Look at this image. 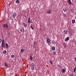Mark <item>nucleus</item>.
Instances as JSON below:
<instances>
[{
    "instance_id": "28",
    "label": "nucleus",
    "mask_w": 76,
    "mask_h": 76,
    "mask_svg": "<svg viewBox=\"0 0 76 76\" xmlns=\"http://www.w3.org/2000/svg\"><path fill=\"white\" fill-rule=\"evenodd\" d=\"M63 45L64 47H66V44H65V43L63 44Z\"/></svg>"
},
{
    "instance_id": "14",
    "label": "nucleus",
    "mask_w": 76,
    "mask_h": 76,
    "mask_svg": "<svg viewBox=\"0 0 76 76\" xmlns=\"http://www.w3.org/2000/svg\"><path fill=\"white\" fill-rule=\"evenodd\" d=\"M48 13H49V14H50V13H51V10H48Z\"/></svg>"
},
{
    "instance_id": "9",
    "label": "nucleus",
    "mask_w": 76,
    "mask_h": 76,
    "mask_svg": "<svg viewBox=\"0 0 76 76\" xmlns=\"http://www.w3.org/2000/svg\"><path fill=\"white\" fill-rule=\"evenodd\" d=\"M63 10L64 12H66L67 11V9H66V8H64Z\"/></svg>"
},
{
    "instance_id": "33",
    "label": "nucleus",
    "mask_w": 76,
    "mask_h": 76,
    "mask_svg": "<svg viewBox=\"0 0 76 76\" xmlns=\"http://www.w3.org/2000/svg\"><path fill=\"white\" fill-rule=\"evenodd\" d=\"M58 66V67H60V64H58L57 65Z\"/></svg>"
},
{
    "instance_id": "31",
    "label": "nucleus",
    "mask_w": 76,
    "mask_h": 76,
    "mask_svg": "<svg viewBox=\"0 0 76 76\" xmlns=\"http://www.w3.org/2000/svg\"><path fill=\"white\" fill-rule=\"evenodd\" d=\"M50 64H53V63H52V61H50Z\"/></svg>"
},
{
    "instance_id": "15",
    "label": "nucleus",
    "mask_w": 76,
    "mask_h": 76,
    "mask_svg": "<svg viewBox=\"0 0 76 76\" xmlns=\"http://www.w3.org/2000/svg\"><path fill=\"white\" fill-rule=\"evenodd\" d=\"M6 53H7V51H6V50H5L3 52V54H6Z\"/></svg>"
},
{
    "instance_id": "12",
    "label": "nucleus",
    "mask_w": 76,
    "mask_h": 76,
    "mask_svg": "<svg viewBox=\"0 0 76 76\" xmlns=\"http://www.w3.org/2000/svg\"><path fill=\"white\" fill-rule=\"evenodd\" d=\"M31 65L32 67H35V64L34 63H32Z\"/></svg>"
},
{
    "instance_id": "29",
    "label": "nucleus",
    "mask_w": 76,
    "mask_h": 76,
    "mask_svg": "<svg viewBox=\"0 0 76 76\" xmlns=\"http://www.w3.org/2000/svg\"><path fill=\"white\" fill-rule=\"evenodd\" d=\"M63 16H64V17H66V14H63Z\"/></svg>"
},
{
    "instance_id": "22",
    "label": "nucleus",
    "mask_w": 76,
    "mask_h": 76,
    "mask_svg": "<svg viewBox=\"0 0 76 76\" xmlns=\"http://www.w3.org/2000/svg\"><path fill=\"white\" fill-rule=\"evenodd\" d=\"M23 25L24 27H26V25L25 23H23Z\"/></svg>"
},
{
    "instance_id": "23",
    "label": "nucleus",
    "mask_w": 76,
    "mask_h": 76,
    "mask_svg": "<svg viewBox=\"0 0 76 76\" xmlns=\"http://www.w3.org/2000/svg\"><path fill=\"white\" fill-rule=\"evenodd\" d=\"M53 54L54 56H55L56 54V52L55 51L53 53Z\"/></svg>"
},
{
    "instance_id": "18",
    "label": "nucleus",
    "mask_w": 76,
    "mask_h": 76,
    "mask_svg": "<svg viewBox=\"0 0 76 76\" xmlns=\"http://www.w3.org/2000/svg\"><path fill=\"white\" fill-rule=\"evenodd\" d=\"M5 65L6 67H8L7 64L6 62H5Z\"/></svg>"
},
{
    "instance_id": "6",
    "label": "nucleus",
    "mask_w": 76,
    "mask_h": 76,
    "mask_svg": "<svg viewBox=\"0 0 76 76\" xmlns=\"http://www.w3.org/2000/svg\"><path fill=\"white\" fill-rule=\"evenodd\" d=\"M66 68H64V69H62V72L64 73L66 71Z\"/></svg>"
},
{
    "instance_id": "19",
    "label": "nucleus",
    "mask_w": 76,
    "mask_h": 76,
    "mask_svg": "<svg viewBox=\"0 0 76 76\" xmlns=\"http://www.w3.org/2000/svg\"><path fill=\"white\" fill-rule=\"evenodd\" d=\"M71 11L72 13H73V12H74V10H73V9L72 8L71 9Z\"/></svg>"
},
{
    "instance_id": "26",
    "label": "nucleus",
    "mask_w": 76,
    "mask_h": 76,
    "mask_svg": "<svg viewBox=\"0 0 76 76\" xmlns=\"http://www.w3.org/2000/svg\"><path fill=\"white\" fill-rule=\"evenodd\" d=\"M24 51V49H22L21 50V52H22V53Z\"/></svg>"
},
{
    "instance_id": "8",
    "label": "nucleus",
    "mask_w": 76,
    "mask_h": 76,
    "mask_svg": "<svg viewBox=\"0 0 76 76\" xmlns=\"http://www.w3.org/2000/svg\"><path fill=\"white\" fill-rule=\"evenodd\" d=\"M5 47H6L7 48H9V46H8V44L7 43H5Z\"/></svg>"
},
{
    "instance_id": "16",
    "label": "nucleus",
    "mask_w": 76,
    "mask_h": 76,
    "mask_svg": "<svg viewBox=\"0 0 76 76\" xmlns=\"http://www.w3.org/2000/svg\"><path fill=\"white\" fill-rule=\"evenodd\" d=\"M31 70H34V67L33 66H31Z\"/></svg>"
},
{
    "instance_id": "24",
    "label": "nucleus",
    "mask_w": 76,
    "mask_h": 76,
    "mask_svg": "<svg viewBox=\"0 0 76 76\" xmlns=\"http://www.w3.org/2000/svg\"><path fill=\"white\" fill-rule=\"evenodd\" d=\"M29 59L30 60V61H31V60H32V56H30Z\"/></svg>"
},
{
    "instance_id": "30",
    "label": "nucleus",
    "mask_w": 76,
    "mask_h": 76,
    "mask_svg": "<svg viewBox=\"0 0 76 76\" xmlns=\"http://www.w3.org/2000/svg\"><path fill=\"white\" fill-rule=\"evenodd\" d=\"M14 57H15V56L13 55H12L11 56V57H12V58H13Z\"/></svg>"
},
{
    "instance_id": "7",
    "label": "nucleus",
    "mask_w": 76,
    "mask_h": 76,
    "mask_svg": "<svg viewBox=\"0 0 76 76\" xmlns=\"http://www.w3.org/2000/svg\"><path fill=\"white\" fill-rule=\"evenodd\" d=\"M20 32H24V29L23 28H21L20 29Z\"/></svg>"
},
{
    "instance_id": "2",
    "label": "nucleus",
    "mask_w": 76,
    "mask_h": 76,
    "mask_svg": "<svg viewBox=\"0 0 76 76\" xmlns=\"http://www.w3.org/2000/svg\"><path fill=\"white\" fill-rule=\"evenodd\" d=\"M50 42H51L50 39L49 38H47V42L48 43V44H50Z\"/></svg>"
},
{
    "instance_id": "10",
    "label": "nucleus",
    "mask_w": 76,
    "mask_h": 76,
    "mask_svg": "<svg viewBox=\"0 0 76 76\" xmlns=\"http://www.w3.org/2000/svg\"><path fill=\"white\" fill-rule=\"evenodd\" d=\"M64 34H67V31L66 30H64Z\"/></svg>"
},
{
    "instance_id": "35",
    "label": "nucleus",
    "mask_w": 76,
    "mask_h": 76,
    "mask_svg": "<svg viewBox=\"0 0 76 76\" xmlns=\"http://www.w3.org/2000/svg\"><path fill=\"white\" fill-rule=\"evenodd\" d=\"M34 45H36V44L35 43V42H34Z\"/></svg>"
},
{
    "instance_id": "11",
    "label": "nucleus",
    "mask_w": 76,
    "mask_h": 76,
    "mask_svg": "<svg viewBox=\"0 0 76 76\" xmlns=\"http://www.w3.org/2000/svg\"><path fill=\"white\" fill-rule=\"evenodd\" d=\"M28 23H30L31 22V18H29L28 19Z\"/></svg>"
},
{
    "instance_id": "25",
    "label": "nucleus",
    "mask_w": 76,
    "mask_h": 76,
    "mask_svg": "<svg viewBox=\"0 0 76 76\" xmlns=\"http://www.w3.org/2000/svg\"><path fill=\"white\" fill-rule=\"evenodd\" d=\"M52 50H55V47H52Z\"/></svg>"
},
{
    "instance_id": "5",
    "label": "nucleus",
    "mask_w": 76,
    "mask_h": 76,
    "mask_svg": "<svg viewBox=\"0 0 76 76\" xmlns=\"http://www.w3.org/2000/svg\"><path fill=\"white\" fill-rule=\"evenodd\" d=\"M69 40V37H66V39H65V41H66V42H67Z\"/></svg>"
},
{
    "instance_id": "21",
    "label": "nucleus",
    "mask_w": 76,
    "mask_h": 76,
    "mask_svg": "<svg viewBox=\"0 0 76 76\" xmlns=\"http://www.w3.org/2000/svg\"><path fill=\"white\" fill-rule=\"evenodd\" d=\"M72 23H75V20H72Z\"/></svg>"
},
{
    "instance_id": "3",
    "label": "nucleus",
    "mask_w": 76,
    "mask_h": 76,
    "mask_svg": "<svg viewBox=\"0 0 76 76\" xmlns=\"http://www.w3.org/2000/svg\"><path fill=\"white\" fill-rule=\"evenodd\" d=\"M16 16V12H14L12 15V17L13 18H15Z\"/></svg>"
},
{
    "instance_id": "20",
    "label": "nucleus",
    "mask_w": 76,
    "mask_h": 76,
    "mask_svg": "<svg viewBox=\"0 0 76 76\" xmlns=\"http://www.w3.org/2000/svg\"><path fill=\"white\" fill-rule=\"evenodd\" d=\"M76 70V66L74 69V72L75 73Z\"/></svg>"
},
{
    "instance_id": "17",
    "label": "nucleus",
    "mask_w": 76,
    "mask_h": 76,
    "mask_svg": "<svg viewBox=\"0 0 76 76\" xmlns=\"http://www.w3.org/2000/svg\"><path fill=\"white\" fill-rule=\"evenodd\" d=\"M20 2V1L19 0H17L16 1V3H19Z\"/></svg>"
},
{
    "instance_id": "13",
    "label": "nucleus",
    "mask_w": 76,
    "mask_h": 76,
    "mask_svg": "<svg viewBox=\"0 0 76 76\" xmlns=\"http://www.w3.org/2000/svg\"><path fill=\"white\" fill-rule=\"evenodd\" d=\"M68 2L69 4H72V2H71V1H70V0H68Z\"/></svg>"
},
{
    "instance_id": "4",
    "label": "nucleus",
    "mask_w": 76,
    "mask_h": 76,
    "mask_svg": "<svg viewBox=\"0 0 76 76\" xmlns=\"http://www.w3.org/2000/svg\"><path fill=\"white\" fill-rule=\"evenodd\" d=\"M3 26L4 28H7L8 27V25L7 24H4Z\"/></svg>"
},
{
    "instance_id": "34",
    "label": "nucleus",
    "mask_w": 76,
    "mask_h": 76,
    "mask_svg": "<svg viewBox=\"0 0 76 76\" xmlns=\"http://www.w3.org/2000/svg\"><path fill=\"white\" fill-rule=\"evenodd\" d=\"M1 39H0V44L1 43Z\"/></svg>"
},
{
    "instance_id": "32",
    "label": "nucleus",
    "mask_w": 76,
    "mask_h": 76,
    "mask_svg": "<svg viewBox=\"0 0 76 76\" xmlns=\"http://www.w3.org/2000/svg\"><path fill=\"white\" fill-rule=\"evenodd\" d=\"M31 29H33V30H34V28H33V27H32V26H31Z\"/></svg>"
},
{
    "instance_id": "1",
    "label": "nucleus",
    "mask_w": 76,
    "mask_h": 76,
    "mask_svg": "<svg viewBox=\"0 0 76 76\" xmlns=\"http://www.w3.org/2000/svg\"><path fill=\"white\" fill-rule=\"evenodd\" d=\"M4 46H5V43L4 42V40L3 39L2 40V44H1V47L4 48Z\"/></svg>"
},
{
    "instance_id": "27",
    "label": "nucleus",
    "mask_w": 76,
    "mask_h": 76,
    "mask_svg": "<svg viewBox=\"0 0 76 76\" xmlns=\"http://www.w3.org/2000/svg\"><path fill=\"white\" fill-rule=\"evenodd\" d=\"M52 43L54 44H56V42H55V41H54V40H53L52 41Z\"/></svg>"
}]
</instances>
